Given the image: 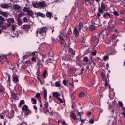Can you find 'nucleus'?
I'll list each match as a JSON object with an SVG mask.
<instances>
[{"label": "nucleus", "mask_w": 125, "mask_h": 125, "mask_svg": "<svg viewBox=\"0 0 125 125\" xmlns=\"http://www.w3.org/2000/svg\"><path fill=\"white\" fill-rule=\"evenodd\" d=\"M23 21L24 22H27L28 21L27 19L25 17L24 18Z\"/></svg>", "instance_id": "49"}, {"label": "nucleus", "mask_w": 125, "mask_h": 125, "mask_svg": "<svg viewBox=\"0 0 125 125\" xmlns=\"http://www.w3.org/2000/svg\"><path fill=\"white\" fill-rule=\"evenodd\" d=\"M89 60L88 57H85L83 58V61L84 62L87 63Z\"/></svg>", "instance_id": "30"}, {"label": "nucleus", "mask_w": 125, "mask_h": 125, "mask_svg": "<svg viewBox=\"0 0 125 125\" xmlns=\"http://www.w3.org/2000/svg\"><path fill=\"white\" fill-rule=\"evenodd\" d=\"M41 96V94H40L37 93L36 96H35V97L41 103H42V102L41 101L40 99V97Z\"/></svg>", "instance_id": "19"}, {"label": "nucleus", "mask_w": 125, "mask_h": 125, "mask_svg": "<svg viewBox=\"0 0 125 125\" xmlns=\"http://www.w3.org/2000/svg\"><path fill=\"white\" fill-rule=\"evenodd\" d=\"M31 100L32 104H36V100L33 98H31Z\"/></svg>", "instance_id": "32"}, {"label": "nucleus", "mask_w": 125, "mask_h": 125, "mask_svg": "<svg viewBox=\"0 0 125 125\" xmlns=\"http://www.w3.org/2000/svg\"><path fill=\"white\" fill-rule=\"evenodd\" d=\"M69 72L71 73H74L75 72V71L74 70L73 68L72 67H71L69 69Z\"/></svg>", "instance_id": "31"}, {"label": "nucleus", "mask_w": 125, "mask_h": 125, "mask_svg": "<svg viewBox=\"0 0 125 125\" xmlns=\"http://www.w3.org/2000/svg\"><path fill=\"white\" fill-rule=\"evenodd\" d=\"M104 85L105 86H108V83L106 79H105V83Z\"/></svg>", "instance_id": "53"}, {"label": "nucleus", "mask_w": 125, "mask_h": 125, "mask_svg": "<svg viewBox=\"0 0 125 125\" xmlns=\"http://www.w3.org/2000/svg\"><path fill=\"white\" fill-rule=\"evenodd\" d=\"M18 23L19 26L21 25L22 23V21L20 19H18Z\"/></svg>", "instance_id": "35"}, {"label": "nucleus", "mask_w": 125, "mask_h": 125, "mask_svg": "<svg viewBox=\"0 0 125 125\" xmlns=\"http://www.w3.org/2000/svg\"><path fill=\"white\" fill-rule=\"evenodd\" d=\"M58 99L60 101V103H63V101L62 100V99L61 98H58Z\"/></svg>", "instance_id": "60"}, {"label": "nucleus", "mask_w": 125, "mask_h": 125, "mask_svg": "<svg viewBox=\"0 0 125 125\" xmlns=\"http://www.w3.org/2000/svg\"><path fill=\"white\" fill-rule=\"evenodd\" d=\"M78 29L80 32L83 33L85 30H86L87 28L85 26H83L82 23H79L77 26Z\"/></svg>", "instance_id": "3"}, {"label": "nucleus", "mask_w": 125, "mask_h": 125, "mask_svg": "<svg viewBox=\"0 0 125 125\" xmlns=\"http://www.w3.org/2000/svg\"><path fill=\"white\" fill-rule=\"evenodd\" d=\"M60 34L59 36L58 37H59V39L60 40V42L62 44H64L65 43L64 40L62 38V32H60Z\"/></svg>", "instance_id": "7"}, {"label": "nucleus", "mask_w": 125, "mask_h": 125, "mask_svg": "<svg viewBox=\"0 0 125 125\" xmlns=\"http://www.w3.org/2000/svg\"><path fill=\"white\" fill-rule=\"evenodd\" d=\"M32 6L36 8H38L39 7H40L41 8H42L46 6V4L44 1L38 2H36L32 4Z\"/></svg>", "instance_id": "2"}, {"label": "nucleus", "mask_w": 125, "mask_h": 125, "mask_svg": "<svg viewBox=\"0 0 125 125\" xmlns=\"http://www.w3.org/2000/svg\"><path fill=\"white\" fill-rule=\"evenodd\" d=\"M70 35L68 32L64 36L65 39L68 42H69L70 41Z\"/></svg>", "instance_id": "18"}, {"label": "nucleus", "mask_w": 125, "mask_h": 125, "mask_svg": "<svg viewBox=\"0 0 125 125\" xmlns=\"http://www.w3.org/2000/svg\"><path fill=\"white\" fill-rule=\"evenodd\" d=\"M27 14L28 15L32 17L33 14V12L31 10H29L27 12Z\"/></svg>", "instance_id": "21"}, {"label": "nucleus", "mask_w": 125, "mask_h": 125, "mask_svg": "<svg viewBox=\"0 0 125 125\" xmlns=\"http://www.w3.org/2000/svg\"><path fill=\"white\" fill-rule=\"evenodd\" d=\"M91 41L92 43H93V42L94 44H95V46L98 42L99 40L98 38L96 37H93L91 39Z\"/></svg>", "instance_id": "6"}, {"label": "nucleus", "mask_w": 125, "mask_h": 125, "mask_svg": "<svg viewBox=\"0 0 125 125\" xmlns=\"http://www.w3.org/2000/svg\"><path fill=\"white\" fill-rule=\"evenodd\" d=\"M8 80H7V82H8L9 83H10V75H8Z\"/></svg>", "instance_id": "48"}, {"label": "nucleus", "mask_w": 125, "mask_h": 125, "mask_svg": "<svg viewBox=\"0 0 125 125\" xmlns=\"http://www.w3.org/2000/svg\"><path fill=\"white\" fill-rule=\"evenodd\" d=\"M0 6L3 9H7L9 7L8 4L4 3L0 4Z\"/></svg>", "instance_id": "10"}, {"label": "nucleus", "mask_w": 125, "mask_h": 125, "mask_svg": "<svg viewBox=\"0 0 125 125\" xmlns=\"http://www.w3.org/2000/svg\"><path fill=\"white\" fill-rule=\"evenodd\" d=\"M37 15L41 17L42 18L45 17V16L44 14L43 13H41L40 12H38L36 13Z\"/></svg>", "instance_id": "23"}, {"label": "nucleus", "mask_w": 125, "mask_h": 125, "mask_svg": "<svg viewBox=\"0 0 125 125\" xmlns=\"http://www.w3.org/2000/svg\"><path fill=\"white\" fill-rule=\"evenodd\" d=\"M13 6L14 9H15L19 10L21 8V7L18 4H14Z\"/></svg>", "instance_id": "22"}, {"label": "nucleus", "mask_w": 125, "mask_h": 125, "mask_svg": "<svg viewBox=\"0 0 125 125\" xmlns=\"http://www.w3.org/2000/svg\"><path fill=\"white\" fill-rule=\"evenodd\" d=\"M29 27V26L28 25H24L22 26L21 28V29L24 30L28 29Z\"/></svg>", "instance_id": "25"}, {"label": "nucleus", "mask_w": 125, "mask_h": 125, "mask_svg": "<svg viewBox=\"0 0 125 125\" xmlns=\"http://www.w3.org/2000/svg\"><path fill=\"white\" fill-rule=\"evenodd\" d=\"M89 122L90 124H93L94 123V120L93 119H90L89 120Z\"/></svg>", "instance_id": "40"}, {"label": "nucleus", "mask_w": 125, "mask_h": 125, "mask_svg": "<svg viewBox=\"0 0 125 125\" xmlns=\"http://www.w3.org/2000/svg\"><path fill=\"white\" fill-rule=\"evenodd\" d=\"M10 65H11V67H9V68L10 69H11L13 71L14 70V69H15V67L16 65H17V67H19V64H15L12 65L10 64Z\"/></svg>", "instance_id": "12"}, {"label": "nucleus", "mask_w": 125, "mask_h": 125, "mask_svg": "<svg viewBox=\"0 0 125 125\" xmlns=\"http://www.w3.org/2000/svg\"><path fill=\"white\" fill-rule=\"evenodd\" d=\"M22 110L24 112L25 115H29L31 113V112L29 110L28 106L25 104L22 106Z\"/></svg>", "instance_id": "5"}, {"label": "nucleus", "mask_w": 125, "mask_h": 125, "mask_svg": "<svg viewBox=\"0 0 125 125\" xmlns=\"http://www.w3.org/2000/svg\"><path fill=\"white\" fill-rule=\"evenodd\" d=\"M40 69H38L37 70V72L36 73V74L37 76H39L40 75Z\"/></svg>", "instance_id": "41"}, {"label": "nucleus", "mask_w": 125, "mask_h": 125, "mask_svg": "<svg viewBox=\"0 0 125 125\" xmlns=\"http://www.w3.org/2000/svg\"><path fill=\"white\" fill-rule=\"evenodd\" d=\"M20 66H19V67H17V65H16V66L15 69V71H16L17 72H20V69L19 68Z\"/></svg>", "instance_id": "37"}, {"label": "nucleus", "mask_w": 125, "mask_h": 125, "mask_svg": "<svg viewBox=\"0 0 125 125\" xmlns=\"http://www.w3.org/2000/svg\"><path fill=\"white\" fill-rule=\"evenodd\" d=\"M33 108L36 111L37 110V108L36 106L35 105H34Z\"/></svg>", "instance_id": "63"}, {"label": "nucleus", "mask_w": 125, "mask_h": 125, "mask_svg": "<svg viewBox=\"0 0 125 125\" xmlns=\"http://www.w3.org/2000/svg\"><path fill=\"white\" fill-rule=\"evenodd\" d=\"M107 12L106 13H104V14L103 15V17L104 18H106L107 17Z\"/></svg>", "instance_id": "56"}, {"label": "nucleus", "mask_w": 125, "mask_h": 125, "mask_svg": "<svg viewBox=\"0 0 125 125\" xmlns=\"http://www.w3.org/2000/svg\"><path fill=\"white\" fill-rule=\"evenodd\" d=\"M119 105L121 107L123 106V104L121 102H119Z\"/></svg>", "instance_id": "50"}, {"label": "nucleus", "mask_w": 125, "mask_h": 125, "mask_svg": "<svg viewBox=\"0 0 125 125\" xmlns=\"http://www.w3.org/2000/svg\"><path fill=\"white\" fill-rule=\"evenodd\" d=\"M31 60H32V61L34 62H36V60L35 59V58L34 57H32L31 58Z\"/></svg>", "instance_id": "51"}, {"label": "nucleus", "mask_w": 125, "mask_h": 125, "mask_svg": "<svg viewBox=\"0 0 125 125\" xmlns=\"http://www.w3.org/2000/svg\"><path fill=\"white\" fill-rule=\"evenodd\" d=\"M107 16H108L109 17L108 18H110L111 16V14H109L108 12H107Z\"/></svg>", "instance_id": "57"}, {"label": "nucleus", "mask_w": 125, "mask_h": 125, "mask_svg": "<svg viewBox=\"0 0 125 125\" xmlns=\"http://www.w3.org/2000/svg\"><path fill=\"white\" fill-rule=\"evenodd\" d=\"M44 105L45 106L44 110H46V112L45 111H43V112L44 113L46 114H47V113H48L49 111V110H47L46 109L49 106L48 103L47 102H45V104H44Z\"/></svg>", "instance_id": "9"}, {"label": "nucleus", "mask_w": 125, "mask_h": 125, "mask_svg": "<svg viewBox=\"0 0 125 125\" xmlns=\"http://www.w3.org/2000/svg\"><path fill=\"white\" fill-rule=\"evenodd\" d=\"M39 32L40 36L41 38L44 39L46 35V28L45 27H42L36 30L35 33L36 34L37 36H38V34Z\"/></svg>", "instance_id": "1"}, {"label": "nucleus", "mask_w": 125, "mask_h": 125, "mask_svg": "<svg viewBox=\"0 0 125 125\" xmlns=\"http://www.w3.org/2000/svg\"><path fill=\"white\" fill-rule=\"evenodd\" d=\"M19 66L21 67V70H26V66L23 64H19Z\"/></svg>", "instance_id": "16"}, {"label": "nucleus", "mask_w": 125, "mask_h": 125, "mask_svg": "<svg viewBox=\"0 0 125 125\" xmlns=\"http://www.w3.org/2000/svg\"><path fill=\"white\" fill-rule=\"evenodd\" d=\"M62 125H66L65 121L64 120L62 122Z\"/></svg>", "instance_id": "59"}, {"label": "nucleus", "mask_w": 125, "mask_h": 125, "mask_svg": "<svg viewBox=\"0 0 125 125\" xmlns=\"http://www.w3.org/2000/svg\"><path fill=\"white\" fill-rule=\"evenodd\" d=\"M71 116L73 118V119L74 120H76L77 119V117H76V115L74 113H72L71 114Z\"/></svg>", "instance_id": "27"}, {"label": "nucleus", "mask_w": 125, "mask_h": 125, "mask_svg": "<svg viewBox=\"0 0 125 125\" xmlns=\"http://www.w3.org/2000/svg\"><path fill=\"white\" fill-rule=\"evenodd\" d=\"M96 52L95 51H94V52H93L92 54L94 56H95L96 54Z\"/></svg>", "instance_id": "55"}, {"label": "nucleus", "mask_w": 125, "mask_h": 125, "mask_svg": "<svg viewBox=\"0 0 125 125\" xmlns=\"http://www.w3.org/2000/svg\"><path fill=\"white\" fill-rule=\"evenodd\" d=\"M47 73V72L46 70L44 71L43 73V77L45 78V77Z\"/></svg>", "instance_id": "38"}, {"label": "nucleus", "mask_w": 125, "mask_h": 125, "mask_svg": "<svg viewBox=\"0 0 125 125\" xmlns=\"http://www.w3.org/2000/svg\"><path fill=\"white\" fill-rule=\"evenodd\" d=\"M15 25L14 24L12 25V29L13 31H14L15 30Z\"/></svg>", "instance_id": "44"}, {"label": "nucleus", "mask_w": 125, "mask_h": 125, "mask_svg": "<svg viewBox=\"0 0 125 125\" xmlns=\"http://www.w3.org/2000/svg\"><path fill=\"white\" fill-rule=\"evenodd\" d=\"M94 26L95 27H97L99 26V25L98 24L95 23L94 22Z\"/></svg>", "instance_id": "62"}, {"label": "nucleus", "mask_w": 125, "mask_h": 125, "mask_svg": "<svg viewBox=\"0 0 125 125\" xmlns=\"http://www.w3.org/2000/svg\"><path fill=\"white\" fill-rule=\"evenodd\" d=\"M112 13H113L115 15L117 16H118L119 15V13L117 11L114 12H112Z\"/></svg>", "instance_id": "47"}, {"label": "nucleus", "mask_w": 125, "mask_h": 125, "mask_svg": "<svg viewBox=\"0 0 125 125\" xmlns=\"http://www.w3.org/2000/svg\"><path fill=\"white\" fill-rule=\"evenodd\" d=\"M101 75L102 76V77L103 78H104L105 77V75L104 73H101Z\"/></svg>", "instance_id": "61"}, {"label": "nucleus", "mask_w": 125, "mask_h": 125, "mask_svg": "<svg viewBox=\"0 0 125 125\" xmlns=\"http://www.w3.org/2000/svg\"><path fill=\"white\" fill-rule=\"evenodd\" d=\"M115 26L114 23H112L110 26L108 27V29L110 31H112L115 29Z\"/></svg>", "instance_id": "14"}, {"label": "nucleus", "mask_w": 125, "mask_h": 125, "mask_svg": "<svg viewBox=\"0 0 125 125\" xmlns=\"http://www.w3.org/2000/svg\"><path fill=\"white\" fill-rule=\"evenodd\" d=\"M6 25L8 27H9L11 26V23H8L6 24Z\"/></svg>", "instance_id": "54"}, {"label": "nucleus", "mask_w": 125, "mask_h": 125, "mask_svg": "<svg viewBox=\"0 0 125 125\" xmlns=\"http://www.w3.org/2000/svg\"><path fill=\"white\" fill-rule=\"evenodd\" d=\"M0 14L6 18H7L8 17V14L7 12H4L3 11H0Z\"/></svg>", "instance_id": "13"}, {"label": "nucleus", "mask_w": 125, "mask_h": 125, "mask_svg": "<svg viewBox=\"0 0 125 125\" xmlns=\"http://www.w3.org/2000/svg\"><path fill=\"white\" fill-rule=\"evenodd\" d=\"M14 115L13 113L11 112H10L9 113L8 115H6V116H7V117L9 118L10 119L13 117Z\"/></svg>", "instance_id": "15"}, {"label": "nucleus", "mask_w": 125, "mask_h": 125, "mask_svg": "<svg viewBox=\"0 0 125 125\" xmlns=\"http://www.w3.org/2000/svg\"><path fill=\"white\" fill-rule=\"evenodd\" d=\"M115 35L114 34H113L111 36V38L113 39H114L115 38Z\"/></svg>", "instance_id": "46"}, {"label": "nucleus", "mask_w": 125, "mask_h": 125, "mask_svg": "<svg viewBox=\"0 0 125 125\" xmlns=\"http://www.w3.org/2000/svg\"><path fill=\"white\" fill-rule=\"evenodd\" d=\"M53 96L54 97H56L57 96H58V93L57 92H54L53 93Z\"/></svg>", "instance_id": "42"}, {"label": "nucleus", "mask_w": 125, "mask_h": 125, "mask_svg": "<svg viewBox=\"0 0 125 125\" xmlns=\"http://www.w3.org/2000/svg\"><path fill=\"white\" fill-rule=\"evenodd\" d=\"M68 83V81L67 80H64L62 82L63 84L65 85L68 86V85H67V83Z\"/></svg>", "instance_id": "26"}, {"label": "nucleus", "mask_w": 125, "mask_h": 125, "mask_svg": "<svg viewBox=\"0 0 125 125\" xmlns=\"http://www.w3.org/2000/svg\"><path fill=\"white\" fill-rule=\"evenodd\" d=\"M105 5L103 3H101V6L98 8V10L99 12L97 14L98 17L101 16V13H103L104 12V10H105Z\"/></svg>", "instance_id": "4"}, {"label": "nucleus", "mask_w": 125, "mask_h": 125, "mask_svg": "<svg viewBox=\"0 0 125 125\" xmlns=\"http://www.w3.org/2000/svg\"><path fill=\"white\" fill-rule=\"evenodd\" d=\"M24 14V12L21 11L20 13L18 14V16L19 17H21Z\"/></svg>", "instance_id": "36"}, {"label": "nucleus", "mask_w": 125, "mask_h": 125, "mask_svg": "<svg viewBox=\"0 0 125 125\" xmlns=\"http://www.w3.org/2000/svg\"><path fill=\"white\" fill-rule=\"evenodd\" d=\"M51 39L52 42L53 43H55L56 42V40H55V39L53 37H52L51 38Z\"/></svg>", "instance_id": "45"}, {"label": "nucleus", "mask_w": 125, "mask_h": 125, "mask_svg": "<svg viewBox=\"0 0 125 125\" xmlns=\"http://www.w3.org/2000/svg\"><path fill=\"white\" fill-rule=\"evenodd\" d=\"M60 84L59 82H56L55 83V86L56 87H59Z\"/></svg>", "instance_id": "39"}, {"label": "nucleus", "mask_w": 125, "mask_h": 125, "mask_svg": "<svg viewBox=\"0 0 125 125\" xmlns=\"http://www.w3.org/2000/svg\"><path fill=\"white\" fill-rule=\"evenodd\" d=\"M49 108L50 109V112L52 114L53 113V110H52V109L51 107H50Z\"/></svg>", "instance_id": "64"}, {"label": "nucleus", "mask_w": 125, "mask_h": 125, "mask_svg": "<svg viewBox=\"0 0 125 125\" xmlns=\"http://www.w3.org/2000/svg\"><path fill=\"white\" fill-rule=\"evenodd\" d=\"M12 81L14 83H17L19 81L18 77L16 75L13 76V77Z\"/></svg>", "instance_id": "11"}, {"label": "nucleus", "mask_w": 125, "mask_h": 125, "mask_svg": "<svg viewBox=\"0 0 125 125\" xmlns=\"http://www.w3.org/2000/svg\"><path fill=\"white\" fill-rule=\"evenodd\" d=\"M10 90L12 97L14 100L16 99L17 98V95L15 93H11V89L10 88Z\"/></svg>", "instance_id": "17"}, {"label": "nucleus", "mask_w": 125, "mask_h": 125, "mask_svg": "<svg viewBox=\"0 0 125 125\" xmlns=\"http://www.w3.org/2000/svg\"><path fill=\"white\" fill-rule=\"evenodd\" d=\"M85 94L83 92H81L79 95V96L80 98H82L85 95Z\"/></svg>", "instance_id": "29"}, {"label": "nucleus", "mask_w": 125, "mask_h": 125, "mask_svg": "<svg viewBox=\"0 0 125 125\" xmlns=\"http://www.w3.org/2000/svg\"><path fill=\"white\" fill-rule=\"evenodd\" d=\"M29 10V8L27 7H25L24 8L23 10V11L24 12H27Z\"/></svg>", "instance_id": "34"}, {"label": "nucleus", "mask_w": 125, "mask_h": 125, "mask_svg": "<svg viewBox=\"0 0 125 125\" xmlns=\"http://www.w3.org/2000/svg\"><path fill=\"white\" fill-rule=\"evenodd\" d=\"M43 94V96L44 99H46L47 98V93L46 90V89H45L44 90Z\"/></svg>", "instance_id": "28"}, {"label": "nucleus", "mask_w": 125, "mask_h": 125, "mask_svg": "<svg viewBox=\"0 0 125 125\" xmlns=\"http://www.w3.org/2000/svg\"><path fill=\"white\" fill-rule=\"evenodd\" d=\"M69 51L71 53H72L73 52V51L71 48H70Z\"/></svg>", "instance_id": "58"}, {"label": "nucleus", "mask_w": 125, "mask_h": 125, "mask_svg": "<svg viewBox=\"0 0 125 125\" xmlns=\"http://www.w3.org/2000/svg\"><path fill=\"white\" fill-rule=\"evenodd\" d=\"M6 20L8 23L11 24L13 23L14 22V19L13 18H9L7 19Z\"/></svg>", "instance_id": "20"}, {"label": "nucleus", "mask_w": 125, "mask_h": 125, "mask_svg": "<svg viewBox=\"0 0 125 125\" xmlns=\"http://www.w3.org/2000/svg\"><path fill=\"white\" fill-rule=\"evenodd\" d=\"M103 58L104 61H106L107 59H108V57L107 55H105L103 57Z\"/></svg>", "instance_id": "43"}, {"label": "nucleus", "mask_w": 125, "mask_h": 125, "mask_svg": "<svg viewBox=\"0 0 125 125\" xmlns=\"http://www.w3.org/2000/svg\"><path fill=\"white\" fill-rule=\"evenodd\" d=\"M24 102L23 100H22L20 102L19 104V107H21L22 105L24 104Z\"/></svg>", "instance_id": "33"}, {"label": "nucleus", "mask_w": 125, "mask_h": 125, "mask_svg": "<svg viewBox=\"0 0 125 125\" xmlns=\"http://www.w3.org/2000/svg\"><path fill=\"white\" fill-rule=\"evenodd\" d=\"M84 69L83 68H82L81 69V73L79 74V75H80L81 74H82L83 72L84 71Z\"/></svg>", "instance_id": "52"}, {"label": "nucleus", "mask_w": 125, "mask_h": 125, "mask_svg": "<svg viewBox=\"0 0 125 125\" xmlns=\"http://www.w3.org/2000/svg\"><path fill=\"white\" fill-rule=\"evenodd\" d=\"M52 13L51 12L48 11L46 13V16L50 18L51 17H53V16L52 15Z\"/></svg>", "instance_id": "24"}, {"label": "nucleus", "mask_w": 125, "mask_h": 125, "mask_svg": "<svg viewBox=\"0 0 125 125\" xmlns=\"http://www.w3.org/2000/svg\"><path fill=\"white\" fill-rule=\"evenodd\" d=\"M73 33L76 37H78L79 35V32L77 29L75 27L74 28Z\"/></svg>", "instance_id": "8"}]
</instances>
